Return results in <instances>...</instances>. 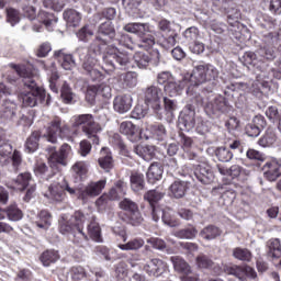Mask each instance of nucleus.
Masks as SVG:
<instances>
[{
  "label": "nucleus",
  "instance_id": "obj_1",
  "mask_svg": "<svg viewBox=\"0 0 281 281\" xmlns=\"http://www.w3.org/2000/svg\"><path fill=\"white\" fill-rule=\"evenodd\" d=\"M113 43V31L106 24L97 27L93 41L89 47H78L76 49L77 56L82 61L85 58L92 56H102V69L109 74L121 69L122 71L128 69L131 65V55L126 49L117 47Z\"/></svg>",
  "mask_w": 281,
  "mask_h": 281
},
{
  "label": "nucleus",
  "instance_id": "obj_2",
  "mask_svg": "<svg viewBox=\"0 0 281 281\" xmlns=\"http://www.w3.org/2000/svg\"><path fill=\"white\" fill-rule=\"evenodd\" d=\"M10 67L11 69H14L20 78H22L23 87L29 90L27 92H21L19 95L22 106L30 109H34V106H38V104H46V106H49L52 103V95H47L45 89L36 83L34 76L23 66L11 64Z\"/></svg>",
  "mask_w": 281,
  "mask_h": 281
},
{
  "label": "nucleus",
  "instance_id": "obj_3",
  "mask_svg": "<svg viewBox=\"0 0 281 281\" xmlns=\"http://www.w3.org/2000/svg\"><path fill=\"white\" fill-rule=\"evenodd\" d=\"M218 68L212 64H199L195 65L191 72L184 75V80H189L190 86L187 89V93H190L192 87H201V85H209L202 87L204 93H214L218 87Z\"/></svg>",
  "mask_w": 281,
  "mask_h": 281
},
{
  "label": "nucleus",
  "instance_id": "obj_4",
  "mask_svg": "<svg viewBox=\"0 0 281 281\" xmlns=\"http://www.w3.org/2000/svg\"><path fill=\"white\" fill-rule=\"evenodd\" d=\"M46 153H48V164L50 168L47 167L45 162L37 164L35 175L40 177V179L49 181L55 175L54 170H58L59 166H67V159L71 153V145L64 143L59 150L56 149V146H48Z\"/></svg>",
  "mask_w": 281,
  "mask_h": 281
},
{
  "label": "nucleus",
  "instance_id": "obj_5",
  "mask_svg": "<svg viewBox=\"0 0 281 281\" xmlns=\"http://www.w3.org/2000/svg\"><path fill=\"white\" fill-rule=\"evenodd\" d=\"M58 229L63 236H72V243L77 245L89 240V236L85 233V213L81 211H76L72 215L63 214Z\"/></svg>",
  "mask_w": 281,
  "mask_h": 281
},
{
  "label": "nucleus",
  "instance_id": "obj_6",
  "mask_svg": "<svg viewBox=\"0 0 281 281\" xmlns=\"http://www.w3.org/2000/svg\"><path fill=\"white\" fill-rule=\"evenodd\" d=\"M157 27L160 32L156 34L158 45L164 49H172L177 45V38H179V24L162 18L157 21Z\"/></svg>",
  "mask_w": 281,
  "mask_h": 281
},
{
  "label": "nucleus",
  "instance_id": "obj_7",
  "mask_svg": "<svg viewBox=\"0 0 281 281\" xmlns=\"http://www.w3.org/2000/svg\"><path fill=\"white\" fill-rule=\"evenodd\" d=\"M227 23L229 25V36L243 43L245 38H251V33L249 29L243 23H240V16L243 13L237 7H232L226 12Z\"/></svg>",
  "mask_w": 281,
  "mask_h": 281
},
{
  "label": "nucleus",
  "instance_id": "obj_8",
  "mask_svg": "<svg viewBox=\"0 0 281 281\" xmlns=\"http://www.w3.org/2000/svg\"><path fill=\"white\" fill-rule=\"evenodd\" d=\"M72 126L75 128H81L82 133H85L88 139L92 140V144H100V138L98 137V133L102 131L100 124L95 122V119L92 114H79L75 116Z\"/></svg>",
  "mask_w": 281,
  "mask_h": 281
},
{
  "label": "nucleus",
  "instance_id": "obj_9",
  "mask_svg": "<svg viewBox=\"0 0 281 281\" xmlns=\"http://www.w3.org/2000/svg\"><path fill=\"white\" fill-rule=\"evenodd\" d=\"M44 137L50 144H58V139H66V137H69V125L63 122L60 116H55L48 123Z\"/></svg>",
  "mask_w": 281,
  "mask_h": 281
},
{
  "label": "nucleus",
  "instance_id": "obj_10",
  "mask_svg": "<svg viewBox=\"0 0 281 281\" xmlns=\"http://www.w3.org/2000/svg\"><path fill=\"white\" fill-rule=\"evenodd\" d=\"M239 61L245 67L244 71H246L248 80H254V76H256V74L265 70L260 56L258 55V50L256 53L251 50L245 52L239 56Z\"/></svg>",
  "mask_w": 281,
  "mask_h": 281
},
{
  "label": "nucleus",
  "instance_id": "obj_11",
  "mask_svg": "<svg viewBox=\"0 0 281 281\" xmlns=\"http://www.w3.org/2000/svg\"><path fill=\"white\" fill-rule=\"evenodd\" d=\"M196 105L188 103L178 116V128L190 133L196 126Z\"/></svg>",
  "mask_w": 281,
  "mask_h": 281
},
{
  "label": "nucleus",
  "instance_id": "obj_12",
  "mask_svg": "<svg viewBox=\"0 0 281 281\" xmlns=\"http://www.w3.org/2000/svg\"><path fill=\"white\" fill-rule=\"evenodd\" d=\"M161 61V53L159 49H151L150 52L144 53L138 52L134 55V63L138 69H148V67H159Z\"/></svg>",
  "mask_w": 281,
  "mask_h": 281
},
{
  "label": "nucleus",
  "instance_id": "obj_13",
  "mask_svg": "<svg viewBox=\"0 0 281 281\" xmlns=\"http://www.w3.org/2000/svg\"><path fill=\"white\" fill-rule=\"evenodd\" d=\"M121 210L127 212V223L133 227H139L144 223V217L139 212V206L133 200L125 198L120 202Z\"/></svg>",
  "mask_w": 281,
  "mask_h": 281
},
{
  "label": "nucleus",
  "instance_id": "obj_14",
  "mask_svg": "<svg viewBox=\"0 0 281 281\" xmlns=\"http://www.w3.org/2000/svg\"><path fill=\"white\" fill-rule=\"evenodd\" d=\"M254 79H256V88L254 89V93H256L257 98L273 93V80L269 78L268 71L260 70L259 72L254 75Z\"/></svg>",
  "mask_w": 281,
  "mask_h": 281
},
{
  "label": "nucleus",
  "instance_id": "obj_15",
  "mask_svg": "<svg viewBox=\"0 0 281 281\" xmlns=\"http://www.w3.org/2000/svg\"><path fill=\"white\" fill-rule=\"evenodd\" d=\"M161 98H164V90L159 86L151 85L144 90V100L155 113L161 111Z\"/></svg>",
  "mask_w": 281,
  "mask_h": 281
},
{
  "label": "nucleus",
  "instance_id": "obj_16",
  "mask_svg": "<svg viewBox=\"0 0 281 281\" xmlns=\"http://www.w3.org/2000/svg\"><path fill=\"white\" fill-rule=\"evenodd\" d=\"M116 16H117V10L113 7L105 8L100 13H97L94 15V21H97V23H100V21H103L98 25V27H102V25H105L112 29V32H113L112 43L115 41V36H117V32L115 31V24H113V21H115Z\"/></svg>",
  "mask_w": 281,
  "mask_h": 281
},
{
  "label": "nucleus",
  "instance_id": "obj_17",
  "mask_svg": "<svg viewBox=\"0 0 281 281\" xmlns=\"http://www.w3.org/2000/svg\"><path fill=\"white\" fill-rule=\"evenodd\" d=\"M193 177L202 186L214 183V170H212V166L205 162L193 165Z\"/></svg>",
  "mask_w": 281,
  "mask_h": 281
},
{
  "label": "nucleus",
  "instance_id": "obj_18",
  "mask_svg": "<svg viewBox=\"0 0 281 281\" xmlns=\"http://www.w3.org/2000/svg\"><path fill=\"white\" fill-rule=\"evenodd\" d=\"M263 176L268 181H278L281 177V159L267 161L263 167ZM277 189L281 192V179L277 182Z\"/></svg>",
  "mask_w": 281,
  "mask_h": 281
},
{
  "label": "nucleus",
  "instance_id": "obj_19",
  "mask_svg": "<svg viewBox=\"0 0 281 281\" xmlns=\"http://www.w3.org/2000/svg\"><path fill=\"white\" fill-rule=\"evenodd\" d=\"M171 263L173 265V269L175 271H177V273H181V280L182 281H198L199 278L196 277H192L190 276V273H192V268L190 267V263H188L186 261V259H183L180 256H172L170 258Z\"/></svg>",
  "mask_w": 281,
  "mask_h": 281
},
{
  "label": "nucleus",
  "instance_id": "obj_20",
  "mask_svg": "<svg viewBox=\"0 0 281 281\" xmlns=\"http://www.w3.org/2000/svg\"><path fill=\"white\" fill-rule=\"evenodd\" d=\"M143 269L151 278H160L168 270V263L159 258H151L146 261Z\"/></svg>",
  "mask_w": 281,
  "mask_h": 281
},
{
  "label": "nucleus",
  "instance_id": "obj_21",
  "mask_svg": "<svg viewBox=\"0 0 281 281\" xmlns=\"http://www.w3.org/2000/svg\"><path fill=\"white\" fill-rule=\"evenodd\" d=\"M121 135H124L130 142L135 144L142 139V130L131 121H124L119 128Z\"/></svg>",
  "mask_w": 281,
  "mask_h": 281
},
{
  "label": "nucleus",
  "instance_id": "obj_22",
  "mask_svg": "<svg viewBox=\"0 0 281 281\" xmlns=\"http://www.w3.org/2000/svg\"><path fill=\"white\" fill-rule=\"evenodd\" d=\"M267 127V119L261 114L256 115L250 123L245 127V133L248 137H259L260 133Z\"/></svg>",
  "mask_w": 281,
  "mask_h": 281
},
{
  "label": "nucleus",
  "instance_id": "obj_23",
  "mask_svg": "<svg viewBox=\"0 0 281 281\" xmlns=\"http://www.w3.org/2000/svg\"><path fill=\"white\" fill-rule=\"evenodd\" d=\"M106 187V180H99L89 183L85 189H78L79 199H89V196H100L103 188Z\"/></svg>",
  "mask_w": 281,
  "mask_h": 281
},
{
  "label": "nucleus",
  "instance_id": "obj_24",
  "mask_svg": "<svg viewBox=\"0 0 281 281\" xmlns=\"http://www.w3.org/2000/svg\"><path fill=\"white\" fill-rule=\"evenodd\" d=\"M102 94L103 98H111V88L102 85H90L87 87L86 100L90 104L95 102V95Z\"/></svg>",
  "mask_w": 281,
  "mask_h": 281
},
{
  "label": "nucleus",
  "instance_id": "obj_25",
  "mask_svg": "<svg viewBox=\"0 0 281 281\" xmlns=\"http://www.w3.org/2000/svg\"><path fill=\"white\" fill-rule=\"evenodd\" d=\"M151 218L155 223H159V220L161 218V222L164 223V225H167V227L179 226V222H177L175 216H172V213L164 209H155L154 213H151Z\"/></svg>",
  "mask_w": 281,
  "mask_h": 281
},
{
  "label": "nucleus",
  "instance_id": "obj_26",
  "mask_svg": "<svg viewBox=\"0 0 281 281\" xmlns=\"http://www.w3.org/2000/svg\"><path fill=\"white\" fill-rule=\"evenodd\" d=\"M114 111L124 115V113H128L131 109H133V95L131 94H122L114 98L113 101Z\"/></svg>",
  "mask_w": 281,
  "mask_h": 281
},
{
  "label": "nucleus",
  "instance_id": "obj_27",
  "mask_svg": "<svg viewBox=\"0 0 281 281\" xmlns=\"http://www.w3.org/2000/svg\"><path fill=\"white\" fill-rule=\"evenodd\" d=\"M190 82V80L182 78V80L176 81L175 78L164 86V91L170 98H177V95H181L183 93V89H186V83Z\"/></svg>",
  "mask_w": 281,
  "mask_h": 281
},
{
  "label": "nucleus",
  "instance_id": "obj_28",
  "mask_svg": "<svg viewBox=\"0 0 281 281\" xmlns=\"http://www.w3.org/2000/svg\"><path fill=\"white\" fill-rule=\"evenodd\" d=\"M188 190H190V180L178 179L169 187L170 194L173 199H183L188 194Z\"/></svg>",
  "mask_w": 281,
  "mask_h": 281
},
{
  "label": "nucleus",
  "instance_id": "obj_29",
  "mask_svg": "<svg viewBox=\"0 0 281 281\" xmlns=\"http://www.w3.org/2000/svg\"><path fill=\"white\" fill-rule=\"evenodd\" d=\"M166 196V193L157 190L151 189L144 193L143 199L149 204V207L151 210V214L155 212V210H160L161 207L158 206L159 201Z\"/></svg>",
  "mask_w": 281,
  "mask_h": 281
},
{
  "label": "nucleus",
  "instance_id": "obj_30",
  "mask_svg": "<svg viewBox=\"0 0 281 281\" xmlns=\"http://www.w3.org/2000/svg\"><path fill=\"white\" fill-rule=\"evenodd\" d=\"M231 276H235V278H238L240 281H245L247 278L256 280V278H258V272H256V270L250 266H237L235 268H231Z\"/></svg>",
  "mask_w": 281,
  "mask_h": 281
},
{
  "label": "nucleus",
  "instance_id": "obj_31",
  "mask_svg": "<svg viewBox=\"0 0 281 281\" xmlns=\"http://www.w3.org/2000/svg\"><path fill=\"white\" fill-rule=\"evenodd\" d=\"M0 117L9 122H16L19 120V108L16 103L7 101L0 110Z\"/></svg>",
  "mask_w": 281,
  "mask_h": 281
},
{
  "label": "nucleus",
  "instance_id": "obj_32",
  "mask_svg": "<svg viewBox=\"0 0 281 281\" xmlns=\"http://www.w3.org/2000/svg\"><path fill=\"white\" fill-rule=\"evenodd\" d=\"M229 97H225L218 94L214 98L213 102L211 103L213 115L217 113H229L232 111V105H229Z\"/></svg>",
  "mask_w": 281,
  "mask_h": 281
},
{
  "label": "nucleus",
  "instance_id": "obj_33",
  "mask_svg": "<svg viewBox=\"0 0 281 281\" xmlns=\"http://www.w3.org/2000/svg\"><path fill=\"white\" fill-rule=\"evenodd\" d=\"M146 177L148 183H150L151 186H154V183H157V181H161V179L164 178V165L157 161L153 162L146 172Z\"/></svg>",
  "mask_w": 281,
  "mask_h": 281
},
{
  "label": "nucleus",
  "instance_id": "obj_34",
  "mask_svg": "<svg viewBox=\"0 0 281 281\" xmlns=\"http://www.w3.org/2000/svg\"><path fill=\"white\" fill-rule=\"evenodd\" d=\"M247 81H236V82H231L229 85L225 86L224 88V95L226 98H234L233 91H247L250 87L251 80H249V77L246 74Z\"/></svg>",
  "mask_w": 281,
  "mask_h": 281
},
{
  "label": "nucleus",
  "instance_id": "obj_35",
  "mask_svg": "<svg viewBox=\"0 0 281 281\" xmlns=\"http://www.w3.org/2000/svg\"><path fill=\"white\" fill-rule=\"evenodd\" d=\"M123 30L128 34H136V36L140 37L150 32V25H148V23L132 22L125 24Z\"/></svg>",
  "mask_w": 281,
  "mask_h": 281
},
{
  "label": "nucleus",
  "instance_id": "obj_36",
  "mask_svg": "<svg viewBox=\"0 0 281 281\" xmlns=\"http://www.w3.org/2000/svg\"><path fill=\"white\" fill-rule=\"evenodd\" d=\"M98 164L100 168L104 170V172H111V170H113V154H111V150H109V148L103 147L101 149V156L98 159Z\"/></svg>",
  "mask_w": 281,
  "mask_h": 281
},
{
  "label": "nucleus",
  "instance_id": "obj_37",
  "mask_svg": "<svg viewBox=\"0 0 281 281\" xmlns=\"http://www.w3.org/2000/svg\"><path fill=\"white\" fill-rule=\"evenodd\" d=\"M155 146L153 145H136L134 146V153L144 161H153L156 155Z\"/></svg>",
  "mask_w": 281,
  "mask_h": 281
},
{
  "label": "nucleus",
  "instance_id": "obj_38",
  "mask_svg": "<svg viewBox=\"0 0 281 281\" xmlns=\"http://www.w3.org/2000/svg\"><path fill=\"white\" fill-rule=\"evenodd\" d=\"M32 181H34L32 179V173L30 171H24V172H20L13 179V186H15V188L18 190H20V192H23V191L27 190L29 186L33 184Z\"/></svg>",
  "mask_w": 281,
  "mask_h": 281
},
{
  "label": "nucleus",
  "instance_id": "obj_39",
  "mask_svg": "<svg viewBox=\"0 0 281 281\" xmlns=\"http://www.w3.org/2000/svg\"><path fill=\"white\" fill-rule=\"evenodd\" d=\"M263 43H266V45L261 46L257 50L259 60H261V63L263 60H276V57L278 56V54L276 53V49H273V45L276 44H269L267 41H265V37H263Z\"/></svg>",
  "mask_w": 281,
  "mask_h": 281
},
{
  "label": "nucleus",
  "instance_id": "obj_40",
  "mask_svg": "<svg viewBox=\"0 0 281 281\" xmlns=\"http://www.w3.org/2000/svg\"><path fill=\"white\" fill-rule=\"evenodd\" d=\"M71 170L75 183H80V181L87 179V172H89V170L87 169V162L77 161L72 165Z\"/></svg>",
  "mask_w": 281,
  "mask_h": 281
},
{
  "label": "nucleus",
  "instance_id": "obj_41",
  "mask_svg": "<svg viewBox=\"0 0 281 281\" xmlns=\"http://www.w3.org/2000/svg\"><path fill=\"white\" fill-rule=\"evenodd\" d=\"M38 142H41V131L32 132L24 144L25 153H29L30 155L36 153L40 146Z\"/></svg>",
  "mask_w": 281,
  "mask_h": 281
},
{
  "label": "nucleus",
  "instance_id": "obj_42",
  "mask_svg": "<svg viewBox=\"0 0 281 281\" xmlns=\"http://www.w3.org/2000/svg\"><path fill=\"white\" fill-rule=\"evenodd\" d=\"M63 16L69 27H78L80 21H82V14L76 11V9L65 10Z\"/></svg>",
  "mask_w": 281,
  "mask_h": 281
},
{
  "label": "nucleus",
  "instance_id": "obj_43",
  "mask_svg": "<svg viewBox=\"0 0 281 281\" xmlns=\"http://www.w3.org/2000/svg\"><path fill=\"white\" fill-rule=\"evenodd\" d=\"M60 100L64 104H74V98H76V93L71 89L69 82L64 81L59 89Z\"/></svg>",
  "mask_w": 281,
  "mask_h": 281
},
{
  "label": "nucleus",
  "instance_id": "obj_44",
  "mask_svg": "<svg viewBox=\"0 0 281 281\" xmlns=\"http://www.w3.org/2000/svg\"><path fill=\"white\" fill-rule=\"evenodd\" d=\"M9 221H12L13 223H19V221L23 220V211L19 209V205L16 203L10 204L4 210H2Z\"/></svg>",
  "mask_w": 281,
  "mask_h": 281
},
{
  "label": "nucleus",
  "instance_id": "obj_45",
  "mask_svg": "<svg viewBox=\"0 0 281 281\" xmlns=\"http://www.w3.org/2000/svg\"><path fill=\"white\" fill-rule=\"evenodd\" d=\"M223 234V231H221L217 226L215 225H209L204 227L200 232V238H203V240H216L218 236Z\"/></svg>",
  "mask_w": 281,
  "mask_h": 281
},
{
  "label": "nucleus",
  "instance_id": "obj_46",
  "mask_svg": "<svg viewBox=\"0 0 281 281\" xmlns=\"http://www.w3.org/2000/svg\"><path fill=\"white\" fill-rule=\"evenodd\" d=\"M131 189L133 192H142L146 188V180L144 179V173H132L130 177Z\"/></svg>",
  "mask_w": 281,
  "mask_h": 281
},
{
  "label": "nucleus",
  "instance_id": "obj_47",
  "mask_svg": "<svg viewBox=\"0 0 281 281\" xmlns=\"http://www.w3.org/2000/svg\"><path fill=\"white\" fill-rule=\"evenodd\" d=\"M24 1L22 5V14L29 21L36 19V0H21Z\"/></svg>",
  "mask_w": 281,
  "mask_h": 281
},
{
  "label": "nucleus",
  "instance_id": "obj_48",
  "mask_svg": "<svg viewBox=\"0 0 281 281\" xmlns=\"http://www.w3.org/2000/svg\"><path fill=\"white\" fill-rule=\"evenodd\" d=\"M199 234V231L194 225H189L184 228H181L176 232V237L180 238L181 240H194L196 238V235Z\"/></svg>",
  "mask_w": 281,
  "mask_h": 281
},
{
  "label": "nucleus",
  "instance_id": "obj_49",
  "mask_svg": "<svg viewBox=\"0 0 281 281\" xmlns=\"http://www.w3.org/2000/svg\"><path fill=\"white\" fill-rule=\"evenodd\" d=\"M36 227L40 229H49L52 226V213L47 210H42L37 215V221H35Z\"/></svg>",
  "mask_w": 281,
  "mask_h": 281
},
{
  "label": "nucleus",
  "instance_id": "obj_50",
  "mask_svg": "<svg viewBox=\"0 0 281 281\" xmlns=\"http://www.w3.org/2000/svg\"><path fill=\"white\" fill-rule=\"evenodd\" d=\"M60 259V255L57 250L48 249L42 252L40 260L44 267H49V265H54V262Z\"/></svg>",
  "mask_w": 281,
  "mask_h": 281
},
{
  "label": "nucleus",
  "instance_id": "obj_51",
  "mask_svg": "<svg viewBox=\"0 0 281 281\" xmlns=\"http://www.w3.org/2000/svg\"><path fill=\"white\" fill-rule=\"evenodd\" d=\"M88 234L94 243H103L104 239L102 238V228L100 224L95 221H92L88 225Z\"/></svg>",
  "mask_w": 281,
  "mask_h": 281
},
{
  "label": "nucleus",
  "instance_id": "obj_52",
  "mask_svg": "<svg viewBox=\"0 0 281 281\" xmlns=\"http://www.w3.org/2000/svg\"><path fill=\"white\" fill-rule=\"evenodd\" d=\"M278 140V136L273 130H267L266 133L259 138L258 144L262 148H269L273 146Z\"/></svg>",
  "mask_w": 281,
  "mask_h": 281
},
{
  "label": "nucleus",
  "instance_id": "obj_53",
  "mask_svg": "<svg viewBox=\"0 0 281 281\" xmlns=\"http://www.w3.org/2000/svg\"><path fill=\"white\" fill-rule=\"evenodd\" d=\"M217 170L220 175H223L224 177H232V179H237V177H240V172H243V167L239 165H233L229 168H225L221 165H217Z\"/></svg>",
  "mask_w": 281,
  "mask_h": 281
},
{
  "label": "nucleus",
  "instance_id": "obj_54",
  "mask_svg": "<svg viewBox=\"0 0 281 281\" xmlns=\"http://www.w3.org/2000/svg\"><path fill=\"white\" fill-rule=\"evenodd\" d=\"M37 19L40 23H43V25L47 27V30H49V27H52L54 24L58 23V18L54 15V13H49L44 10L40 11Z\"/></svg>",
  "mask_w": 281,
  "mask_h": 281
},
{
  "label": "nucleus",
  "instance_id": "obj_55",
  "mask_svg": "<svg viewBox=\"0 0 281 281\" xmlns=\"http://www.w3.org/2000/svg\"><path fill=\"white\" fill-rule=\"evenodd\" d=\"M117 247L121 251H137L144 247V239L134 238L125 244H119Z\"/></svg>",
  "mask_w": 281,
  "mask_h": 281
},
{
  "label": "nucleus",
  "instance_id": "obj_56",
  "mask_svg": "<svg viewBox=\"0 0 281 281\" xmlns=\"http://www.w3.org/2000/svg\"><path fill=\"white\" fill-rule=\"evenodd\" d=\"M164 106L167 120H175V113L179 109L177 100L164 97Z\"/></svg>",
  "mask_w": 281,
  "mask_h": 281
},
{
  "label": "nucleus",
  "instance_id": "obj_57",
  "mask_svg": "<svg viewBox=\"0 0 281 281\" xmlns=\"http://www.w3.org/2000/svg\"><path fill=\"white\" fill-rule=\"evenodd\" d=\"M95 36V33L93 32V26L91 24L83 25L78 32H77V38L81 43H89L91 38Z\"/></svg>",
  "mask_w": 281,
  "mask_h": 281
},
{
  "label": "nucleus",
  "instance_id": "obj_58",
  "mask_svg": "<svg viewBox=\"0 0 281 281\" xmlns=\"http://www.w3.org/2000/svg\"><path fill=\"white\" fill-rule=\"evenodd\" d=\"M215 157L222 164H229L234 159V153L229 148L222 146L215 149Z\"/></svg>",
  "mask_w": 281,
  "mask_h": 281
},
{
  "label": "nucleus",
  "instance_id": "obj_59",
  "mask_svg": "<svg viewBox=\"0 0 281 281\" xmlns=\"http://www.w3.org/2000/svg\"><path fill=\"white\" fill-rule=\"evenodd\" d=\"M149 105L147 103H138L135 105L133 111L131 112V117L133 120H144L146 115H148Z\"/></svg>",
  "mask_w": 281,
  "mask_h": 281
},
{
  "label": "nucleus",
  "instance_id": "obj_60",
  "mask_svg": "<svg viewBox=\"0 0 281 281\" xmlns=\"http://www.w3.org/2000/svg\"><path fill=\"white\" fill-rule=\"evenodd\" d=\"M233 258L240 260L241 262H251V250L236 247L233 249Z\"/></svg>",
  "mask_w": 281,
  "mask_h": 281
},
{
  "label": "nucleus",
  "instance_id": "obj_61",
  "mask_svg": "<svg viewBox=\"0 0 281 281\" xmlns=\"http://www.w3.org/2000/svg\"><path fill=\"white\" fill-rule=\"evenodd\" d=\"M267 245H268L269 258H280L281 257V244L278 238L270 239Z\"/></svg>",
  "mask_w": 281,
  "mask_h": 281
},
{
  "label": "nucleus",
  "instance_id": "obj_62",
  "mask_svg": "<svg viewBox=\"0 0 281 281\" xmlns=\"http://www.w3.org/2000/svg\"><path fill=\"white\" fill-rule=\"evenodd\" d=\"M138 38V47L146 49V52H148V49L155 45V36H153V31L140 35Z\"/></svg>",
  "mask_w": 281,
  "mask_h": 281
},
{
  "label": "nucleus",
  "instance_id": "obj_63",
  "mask_svg": "<svg viewBox=\"0 0 281 281\" xmlns=\"http://www.w3.org/2000/svg\"><path fill=\"white\" fill-rule=\"evenodd\" d=\"M151 134L158 142H164L168 137V132L166 131V126L160 123H156L150 126Z\"/></svg>",
  "mask_w": 281,
  "mask_h": 281
},
{
  "label": "nucleus",
  "instance_id": "obj_64",
  "mask_svg": "<svg viewBox=\"0 0 281 281\" xmlns=\"http://www.w3.org/2000/svg\"><path fill=\"white\" fill-rule=\"evenodd\" d=\"M266 117H268L272 124H278L281 122V110L278 109V105H270L266 110Z\"/></svg>",
  "mask_w": 281,
  "mask_h": 281
}]
</instances>
